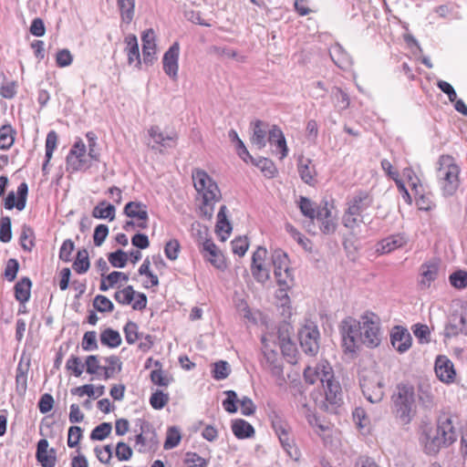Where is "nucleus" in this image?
I'll return each mask as SVG.
<instances>
[{
  "instance_id": "nucleus-1",
  "label": "nucleus",
  "mask_w": 467,
  "mask_h": 467,
  "mask_svg": "<svg viewBox=\"0 0 467 467\" xmlns=\"http://www.w3.org/2000/svg\"><path fill=\"white\" fill-rule=\"evenodd\" d=\"M304 379L306 383L322 386L325 400L331 405L340 402L342 397L341 387L334 378L332 367L327 361H321L314 367H307L304 370Z\"/></svg>"
},
{
  "instance_id": "nucleus-2",
  "label": "nucleus",
  "mask_w": 467,
  "mask_h": 467,
  "mask_svg": "<svg viewBox=\"0 0 467 467\" xmlns=\"http://www.w3.org/2000/svg\"><path fill=\"white\" fill-rule=\"evenodd\" d=\"M192 177L195 190L202 198L200 214L202 218L210 220L214 213V204L221 199L220 190L216 182L202 170H193Z\"/></svg>"
},
{
  "instance_id": "nucleus-3",
  "label": "nucleus",
  "mask_w": 467,
  "mask_h": 467,
  "mask_svg": "<svg viewBox=\"0 0 467 467\" xmlns=\"http://www.w3.org/2000/svg\"><path fill=\"white\" fill-rule=\"evenodd\" d=\"M457 440V431L451 417L441 416L434 431L426 432L422 442L428 453H436L442 446H448Z\"/></svg>"
},
{
  "instance_id": "nucleus-4",
  "label": "nucleus",
  "mask_w": 467,
  "mask_h": 467,
  "mask_svg": "<svg viewBox=\"0 0 467 467\" xmlns=\"http://www.w3.org/2000/svg\"><path fill=\"white\" fill-rule=\"evenodd\" d=\"M393 412L403 425L409 424L416 413L414 388L408 384H399L392 395Z\"/></svg>"
},
{
  "instance_id": "nucleus-5",
  "label": "nucleus",
  "mask_w": 467,
  "mask_h": 467,
  "mask_svg": "<svg viewBox=\"0 0 467 467\" xmlns=\"http://www.w3.org/2000/svg\"><path fill=\"white\" fill-rule=\"evenodd\" d=\"M436 176L445 196L453 195L460 186V167L450 155H441L438 160Z\"/></svg>"
},
{
  "instance_id": "nucleus-6",
  "label": "nucleus",
  "mask_w": 467,
  "mask_h": 467,
  "mask_svg": "<svg viewBox=\"0 0 467 467\" xmlns=\"http://www.w3.org/2000/svg\"><path fill=\"white\" fill-rule=\"evenodd\" d=\"M359 385L364 397L370 403H379L383 400L384 379L377 369H363L359 374Z\"/></svg>"
},
{
  "instance_id": "nucleus-7",
  "label": "nucleus",
  "mask_w": 467,
  "mask_h": 467,
  "mask_svg": "<svg viewBox=\"0 0 467 467\" xmlns=\"http://www.w3.org/2000/svg\"><path fill=\"white\" fill-rule=\"evenodd\" d=\"M360 317L362 345L369 348L379 347L382 339L379 317L371 312H367Z\"/></svg>"
},
{
  "instance_id": "nucleus-8",
  "label": "nucleus",
  "mask_w": 467,
  "mask_h": 467,
  "mask_svg": "<svg viewBox=\"0 0 467 467\" xmlns=\"http://www.w3.org/2000/svg\"><path fill=\"white\" fill-rule=\"evenodd\" d=\"M340 332L345 351L355 353L362 345L361 317L359 320H356L352 317L343 319L340 326Z\"/></svg>"
},
{
  "instance_id": "nucleus-9",
  "label": "nucleus",
  "mask_w": 467,
  "mask_h": 467,
  "mask_svg": "<svg viewBox=\"0 0 467 467\" xmlns=\"http://www.w3.org/2000/svg\"><path fill=\"white\" fill-rule=\"evenodd\" d=\"M90 160L91 159L88 157V154H87L85 143L81 139H78L72 145L67 156V171L70 172L86 171L91 167Z\"/></svg>"
},
{
  "instance_id": "nucleus-10",
  "label": "nucleus",
  "mask_w": 467,
  "mask_h": 467,
  "mask_svg": "<svg viewBox=\"0 0 467 467\" xmlns=\"http://www.w3.org/2000/svg\"><path fill=\"white\" fill-rule=\"evenodd\" d=\"M317 223L322 234H333L337 228V213L333 202H324L317 207L315 223Z\"/></svg>"
},
{
  "instance_id": "nucleus-11",
  "label": "nucleus",
  "mask_w": 467,
  "mask_h": 467,
  "mask_svg": "<svg viewBox=\"0 0 467 467\" xmlns=\"http://www.w3.org/2000/svg\"><path fill=\"white\" fill-rule=\"evenodd\" d=\"M269 420L282 447L288 454H291V450L294 448V438L290 425L284 416L277 411L270 412Z\"/></svg>"
},
{
  "instance_id": "nucleus-12",
  "label": "nucleus",
  "mask_w": 467,
  "mask_h": 467,
  "mask_svg": "<svg viewBox=\"0 0 467 467\" xmlns=\"http://www.w3.org/2000/svg\"><path fill=\"white\" fill-rule=\"evenodd\" d=\"M272 262L277 284L289 287L293 282V274L289 268L287 254L282 250H275L272 254Z\"/></svg>"
},
{
  "instance_id": "nucleus-13",
  "label": "nucleus",
  "mask_w": 467,
  "mask_h": 467,
  "mask_svg": "<svg viewBox=\"0 0 467 467\" xmlns=\"http://www.w3.org/2000/svg\"><path fill=\"white\" fill-rule=\"evenodd\" d=\"M300 346L303 351L309 355H316L319 348V331L317 327L310 322L306 324L298 332Z\"/></svg>"
},
{
  "instance_id": "nucleus-14",
  "label": "nucleus",
  "mask_w": 467,
  "mask_h": 467,
  "mask_svg": "<svg viewBox=\"0 0 467 467\" xmlns=\"http://www.w3.org/2000/svg\"><path fill=\"white\" fill-rule=\"evenodd\" d=\"M225 394L227 398L223 401V407L227 412L235 413L238 410L236 403L240 404L241 412L244 416H251L255 412L256 407L250 398L244 396L238 400L234 390H227Z\"/></svg>"
},
{
  "instance_id": "nucleus-15",
  "label": "nucleus",
  "mask_w": 467,
  "mask_h": 467,
  "mask_svg": "<svg viewBox=\"0 0 467 467\" xmlns=\"http://www.w3.org/2000/svg\"><path fill=\"white\" fill-rule=\"evenodd\" d=\"M148 134L153 141L151 149L163 152L164 150L173 148L177 142V134L173 131L163 132L159 126H151Z\"/></svg>"
},
{
  "instance_id": "nucleus-16",
  "label": "nucleus",
  "mask_w": 467,
  "mask_h": 467,
  "mask_svg": "<svg viewBox=\"0 0 467 467\" xmlns=\"http://www.w3.org/2000/svg\"><path fill=\"white\" fill-rule=\"evenodd\" d=\"M266 255V249L259 246L252 256L251 272L255 280L260 283H265L270 276L269 269L265 264Z\"/></svg>"
},
{
  "instance_id": "nucleus-17",
  "label": "nucleus",
  "mask_w": 467,
  "mask_h": 467,
  "mask_svg": "<svg viewBox=\"0 0 467 467\" xmlns=\"http://www.w3.org/2000/svg\"><path fill=\"white\" fill-rule=\"evenodd\" d=\"M179 56L180 45L178 42H174L164 53L162 57L163 71L172 80H176L178 78Z\"/></svg>"
},
{
  "instance_id": "nucleus-18",
  "label": "nucleus",
  "mask_w": 467,
  "mask_h": 467,
  "mask_svg": "<svg viewBox=\"0 0 467 467\" xmlns=\"http://www.w3.org/2000/svg\"><path fill=\"white\" fill-rule=\"evenodd\" d=\"M124 213L136 221V227L146 229L148 227L149 214L147 206L140 202H130L124 207Z\"/></svg>"
},
{
  "instance_id": "nucleus-19",
  "label": "nucleus",
  "mask_w": 467,
  "mask_h": 467,
  "mask_svg": "<svg viewBox=\"0 0 467 467\" xmlns=\"http://www.w3.org/2000/svg\"><path fill=\"white\" fill-rule=\"evenodd\" d=\"M434 370L436 377L445 384H451L456 378L454 365L446 356H438L435 360Z\"/></svg>"
},
{
  "instance_id": "nucleus-20",
  "label": "nucleus",
  "mask_w": 467,
  "mask_h": 467,
  "mask_svg": "<svg viewBox=\"0 0 467 467\" xmlns=\"http://www.w3.org/2000/svg\"><path fill=\"white\" fill-rule=\"evenodd\" d=\"M264 367L268 370L277 386H284L285 378L283 372V366L275 351L265 352Z\"/></svg>"
},
{
  "instance_id": "nucleus-21",
  "label": "nucleus",
  "mask_w": 467,
  "mask_h": 467,
  "mask_svg": "<svg viewBox=\"0 0 467 467\" xmlns=\"http://www.w3.org/2000/svg\"><path fill=\"white\" fill-rule=\"evenodd\" d=\"M158 443L157 434L152 427L144 422L140 426V432L136 436V444L139 445V451L144 452L153 449Z\"/></svg>"
},
{
  "instance_id": "nucleus-22",
  "label": "nucleus",
  "mask_w": 467,
  "mask_h": 467,
  "mask_svg": "<svg viewBox=\"0 0 467 467\" xmlns=\"http://www.w3.org/2000/svg\"><path fill=\"white\" fill-rule=\"evenodd\" d=\"M411 336L408 329L402 327H395L390 334L392 347L400 353H404L411 347Z\"/></svg>"
},
{
  "instance_id": "nucleus-23",
  "label": "nucleus",
  "mask_w": 467,
  "mask_h": 467,
  "mask_svg": "<svg viewBox=\"0 0 467 467\" xmlns=\"http://www.w3.org/2000/svg\"><path fill=\"white\" fill-rule=\"evenodd\" d=\"M200 251L203 258L210 262L214 267L220 269L223 266L224 262L223 255L212 240L206 239L203 241Z\"/></svg>"
},
{
  "instance_id": "nucleus-24",
  "label": "nucleus",
  "mask_w": 467,
  "mask_h": 467,
  "mask_svg": "<svg viewBox=\"0 0 467 467\" xmlns=\"http://www.w3.org/2000/svg\"><path fill=\"white\" fill-rule=\"evenodd\" d=\"M27 192V184L26 182H21L17 187V202H16L15 192H10L5 200V209L12 210L16 207L18 211L24 210L26 203Z\"/></svg>"
},
{
  "instance_id": "nucleus-25",
  "label": "nucleus",
  "mask_w": 467,
  "mask_h": 467,
  "mask_svg": "<svg viewBox=\"0 0 467 467\" xmlns=\"http://www.w3.org/2000/svg\"><path fill=\"white\" fill-rule=\"evenodd\" d=\"M124 42L126 44L125 52L127 54L128 64L134 65L136 68H140L141 60L136 36L133 34L127 35Z\"/></svg>"
},
{
  "instance_id": "nucleus-26",
  "label": "nucleus",
  "mask_w": 467,
  "mask_h": 467,
  "mask_svg": "<svg viewBox=\"0 0 467 467\" xmlns=\"http://www.w3.org/2000/svg\"><path fill=\"white\" fill-rule=\"evenodd\" d=\"M142 57L145 64L152 63L156 54L155 33L152 29L143 32L142 36Z\"/></svg>"
},
{
  "instance_id": "nucleus-27",
  "label": "nucleus",
  "mask_w": 467,
  "mask_h": 467,
  "mask_svg": "<svg viewBox=\"0 0 467 467\" xmlns=\"http://www.w3.org/2000/svg\"><path fill=\"white\" fill-rule=\"evenodd\" d=\"M373 202L372 196L367 192H357L353 198L348 202V207L350 209V213H361L368 207L371 206Z\"/></svg>"
},
{
  "instance_id": "nucleus-28",
  "label": "nucleus",
  "mask_w": 467,
  "mask_h": 467,
  "mask_svg": "<svg viewBox=\"0 0 467 467\" xmlns=\"http://www.w3.org/2000/svg\"><path fill=\"white\" fill-rule=\"evenodd\" d=\"M406 244V238L402 234H393L381 240L377 244V252L379 254H389L402 247Z\"/></svg>"
},
{
  "instance_id": "nucleus-29",
  "label": "nucleus",
  "mask_w": 467,
  "mask_h": 467,
  "mask_svg": "<svg viewBox=\"0 0 467 467\" xmlns=\"http://www.w3.org/2000/svg\"><path fill=\"white\" fill-rule=\"evenodd\" d=\"M329 54L334 63L342 69H347L352 65L350 56L339 44L332 46L330 47Z\"/></svg>"
},
{
  "instance_id": "nucleus-30",
  "label": "nucleus",
  "mask_w": 467,
  "mask_h": 467,
  "mask_svg": "<svg viewBox=\"0 0 467 467\" xmlns=\"http://www.w3.org/2000/svg\"><path fill=\"white\" fill-rule=\"evenodd\" d=\"M298 172L301 179L307 184L313 185L316 182L317 171L310 159L300 158L298 161Z\"/></svg>"
},
{
  "instance_id": "nucleus-31",
  "label": "nucleus",
  "mask_w": 467,
  "mask_h": 467,
  "mask_svg": "<svg viewBox=\"0 0 467 467\" xmlns=\"http://www.w3.org/2000/svg\"><path fill=\"white\" fill-rule=\"evenodd\" d=\"M438 265L435 264H424L420 268V278L419 285L421 289L429 288L431 283L437 278Z\"/></svg>"
},
{
  "instance_id": "nucleus-32",
  "label": "nucleus",
  "mask_w": 467,
  "mask_h": 467,
  "mask_svg": "<svg viewBox=\"0 0 467 467\" xmlns=\"http://www.w3.org/2000/svg\"><path fill=\"white\" fill-rule=\"evenodd\" d=\"M57 134L55 130H50L46 138V154H45V162L42 166V171L45 174L48 173V163L50 160L52 159L53 152L57 149Z\"/></svg>"
},
{
  "instance_id": "nucleus-33",
  "label": "nucleus",
  "mask_w": 467,
  "mask_h": 467,
  "mask_svg": "<svg viewBox=\"0 0 467 467\" xmlns=\"http://www.w3.org/2000/svg\"><path fill=\"white\" fill-rule=\"evenodd\" d=\"M31 286L32 282L28 277H23L18 281L15 285L16 299L22 304L26 303L30 298Z\"/></svg>"
},
{
  "instance_id": "nucleus-34",
  "label": "nucleus",
  "mask_w": 467,
  "mask_h": 467,
  "mask_svg": "<svg viewBox=\"0 0 467 467\" xmlns=\"http://www.w3.org/2000/svg\"><path fill=\"white\" fill-rule=\"evenodd\" d=\"M232 431L238 439L251 438L254 434V427L249 422L242 419L233 421Z\"/></svg>"
},
{
  "instance_id": "nucleus-35",
  "label": "nucleus",
  "mask_w": 467,
  "mask_h": 467,
  "mask_svg": "<svg viewBox=\"0 0 467 467\" xmlns=\"http://www.w3.org/2000/svg\"><path fill=\"white\" fill-rule=\"evenodd\" d=\"M16 131L9 124L0 127V150L10 149L14 142Z\"/></svg>"
},
{
  "instance_id": "nucleus-36",
  "label": "nucleus",
  "mask_w": 467,
  "mask_h": 467,
  "mask_svg": "<svg viewBox=\"0 0 467 467\" xmlns=\"http://www.w3.org/2000/svg\"><path fill=\"white\" fill-rule=\"evenodd\" d=\"M103 359L107 364L103 367V375L105 379L113 378L115 374L120 371L121 362L117 356H109Z\"/></svg>"
},
{
  "instance_id": "nucleus-37",
  "label": "nucleus",
  "mask_w": 467,
  "mask_h": 467,
  "mask_svg": "<svg viewBox=\"0 0 467 467\" xmlns=\"http://www.w3.org/2000/svg\"><path fill=\"white\" fill-rule=\"evenodd\" d=\"M100 342L109 348H118L121 344V337L117 330L106 328L100 334Z\"/></svg>"
},
{
  "instance_id": "nucleus-38",
  "label": "nucleus",
  "mask_w": 467,
  "mask_h": 467,
  "mask_svg": "<svg viewBox=\"0 0 467 467\" xmlns=\"http://www.w3.org/2000/svg\"><path fill=\"white\" fill-rule=\"evenodd\" d=\"M251 142L257 149L261 150L266 145V131L262 128V122L257 120L254 124Z\"/></svg>"
},
{
  "instance_id": "nucleus-39",
  "label": "nucleus",
  "mask_w": 467,
  "mask_h": 467,
  "mask_svg": "<svg viewBox=\"0 0 467 467\" xmlns=\"http://www.w3.org/2000/svg\"><path fill=\"white\" fill-rule=\"evenodd\" d=\"M115 213L116 210L114 205L106 203V202H101L94 208L92 214L95 218L113 221L115 218Z\"/></svg>"
},
{
  "instance_id": "nucleus-40",
  "label": "nucleus",
  "mask_w": 467,
  "mask_h": 467,
  "mask_svg": "<svg viewBox=\"0 0 467 467\" xmlns=\"http://www.w3.org/2000/svg\"><path fill=\"white\" fill-rule=\"evenodd\" d=\"M299 208L301 213L310 219L307 225L310 230V225H315V217L317 216V207L306 197H301L299 201Z\"/></svg>"
},
{
  "instance_id": "nucleus-41",
  "label": "nucleus",
  "mask_w": 467,
  "mask_h": 467,
  "mask_svg": "<svg viewBox=\"0 0 467 467\" xmlns=\"http://www.w3.org/2000/svg\"><path fill=\"white\" fill-rule=\"evenodd\" d=\"M104 386L94 387L91 384H87L81 387H78L71 390L72 394L78 395L79 397H83L84 395H88V397L99 398L104 394Z\"/></svg>"
},
{
  "instance_id": "nucleus-42",
  "label": "nucleus",
  "mask_w": 467,
  "mask_h": 467,
  "mask_svg": "<svg viewBox=\"0 0 467 467\" xmlns=\"http://www.w3.org/2000/svg\"><path fill=\"white\" fill-rule=\"evenodd\" d=\"M88 253L86 249L79 250L77 254L73 268L78 274H85L89 268Z\"/></svg>"
},
{
  "instance_id": "nucleus-43",
  "label": "nucleus",
  "mask_w": 467,
  "mask_h": 467,
  "mask_svg": "<svg viewBox=\"0 0 467 467\" xmlns=\"http://www.w3.org/2000/svg\"><path fill=\"white\" fill-rule=\"evenodd\" d=\"M122 21L129 24L134 16V0H118Z\"/></svg>"
},
{
  "instance_id": "nucleus-44",
  "label": "nucleus",
  "mask_w": 467,
  "mask_h": 467,
  "mask_svg": "<svg viewBox=\"0 0 467 467\" xmlns=\"http://www.w3.org/2000/svg\"><path fill=\"white\" fill-rule=\"evenodd\" d=\"M155 366L159 367V368L156 369H153L150 372L151 382L157 386L167 387L171 382V379L161 369V364L159 361L155 362Z\"/></svg>"
},
{
  "instance_id": "nucleus-45",
  "label": "nucleus",
  "mask_w": 467,
  "mask_h": 467,
  "mask_svg": "<svg viewBox=\"0 0 467 467\" xmlns=\"http://www.w3.org/2000/svg\"><path fill=\"white\" fill-rule=\"evenodd\" d=\"M135 295L136 292L133 287L131 285H128L123 289L117 291L114 295V298L119 304L130 305L132 303Z\"/></svg>"
},
{
  "instance_id": "nucleus-46",
  "label": "nucleus",
  "mask_w": 467,
  "mask_h": 467,
  "mask_svg": "<svg viewBox=\"0 0 467 467\" xmlns=\"http://www.w3.org/2000/svg\"><path fill=\"white\" fill-rule=\"evenodd\" d=\"M419 399L426 408H431L434 405V395L430 385L421 384L419 387Z\"/></svg>"
},
{
  "instance_id": "nucleus-47",
  "label": "nucleus",
  "mask_w": 467,
  "mask_h": 467,
  "mask_svg": "<svg viewBox=\"0 0 467 467\" xmlns=\"http://www.w3.org/2000/svg\"><path fill=\"white\" fill-rule=\"evenodd\" d=\"M182 440V436L179 429L176 427L169 428L166 435V440L164 441V449L171 450L177 447Z\"/></svg>"
},
{
  "instance_id": "nucleus-48",
  "label": "nucleus",
  "mask_w": 467,
  "mask_h": 467,
  "mask_svg": "<svg viewBox=\"0 0 467 467\" xmlns=\"http://www.w3.org/2000/svg\"><path fill=\"white\" fill-rule=\"evenodd\" d=\"M112 425L109 422H103L93 429L90 439L93 441H103L111 432Z\"/></svg>"
},
{
  "instance_id": "nucleus-49",
  "label": "nucleus",
  "mask_w": 467,
  "mask_h": 467,
  "mask_svg": "<svg viewBox=\"0 0 467 467\" xmlns=\"http://www.w3.org/2000/svg\"><path fill=\"white\" fill-rule=\"evenodd\" d=\"M226 210L227 209H226L225 205H222L220 207V210L217 214L216 228H217L218 232L224 233L226 235H229L230 232L232 230V227L226 218Z\"/></svg>"
},
{
  "instance_id": "nucleus-50",
  "label": "nucleus",
  "mask_w": 467,
  "mask_h": 467,
  "mask_svg": "<svg viewBox=\"0 0 467 467\" xmlns=\"http://www.w3.org/2000/svg\"><path fill=\"white\" fill-rule=\"evenodd\" d=\"M450 284L457 289H464L467 287V272L458 270L449 276Z\"/></svg>"
},
{
  "instance_id": "nucleus-51",
  "label": "nucleus",
  "mask_w": 467,
  "mask_h": 467,
  "mask_svg": "<svg viewBox=\"0 0 467 467\" xmlns=\"http://www.w3.org/2000/svg\"><path fill=\"white\" fill-rule=\"evenodd\" d=\"M331 94L336 106L340 109H345L349 106V98L340 88H333Z\"/></svg>"
},
{
  "instance_id": "nucleus-52",
  "label": "nucleus",
  "mask_w": 467,
  "mask_h": 467,
  "mask_svg": "<svg viewBox=\"0 0 467 467\" xmlns=\"http://www.w3.org/2000/svg\"><path fill=\"white\" fill-rule=\"evenodd\" d=\"M93 306L98 311L101 313L111 312L114 309L112 302L107 296L102 295H98L95 296Z\"/></svg>"
},
{
  "instance_id": "nucleus-53",
  "label": "nucleus",
  "mask_w": 467,
  "mask_h": 467,
  "mask_svg": "<svg viewBox=\"0 0 467 467\" xmlns=\"http://www.w3.org/2000/svg\"><path fill=\"white\" fill-rule=\"evenodd\" d=\"M85 365L87 372L90 375H98L100 371H103V367L100 365V360L98 356H88Z\"/></svg>"
},
{
  "instance_id": "nucleus-54",
  "label": "nucleus",
  "mask_w": 467,
  "mask_h": 467,
  "mask_svg": "<svg viewBox=\"0 0 467 467\" xmlns=\"http://www.w3.org/2000/svg\"><path fill=\"white\" fill-rule=\"evenodd\" d=\"M402 174L407 179L411 190L414 192V194H419L420 189L422 188V185L414 171L410 168H406L403 170Z\"/></svg>"
},
{
  "instance_id": "nucleus-55",
  "label": "nucleus",
  "mask_w": 467,
  "mask_h": 467,
  "mask_svg": "<svg viewBox=\"0 0 467 467\" xmlns=\"http://www.w3.org/2000/svg\"><path fill=\"white\" fill-rule=\"evenodd\" d=\"M12 238L11 220L9 217L0 219V241L8 243Z\"/></svg>"
},
{
  "instance_id": "nucleus-56",
  "label": "nucleus",
  "mask_w": 467,
  "mask_h": 467,
  "mask_svg": "<svg viewBox=\"0 0 467 467\" xmlns=\"http://www.w3.org/2000/svg\"><path fill=\"white\" fill-rule=\"evenodd\" d=\"M256 166L262 171L264 175L267 178H273L276 172L274 162L267 159L262 158L256 162Z\"/></svg>"
},
{
  "instance_id": "nucleus-57",
  "label": "nucleus",
  "mask_w": 467,
  "mask_h": 467,
  "mask_svg": "<svg viewBox=\"0 0 467 467\" xmlns=\"http://www.w3.org/2000/svg\"><path fill=\"white\" fill-rule=\"evenodd\" d=\"M128 261V255L122 250H117L109 254V262L114 267L123 268Z\"/></svg>"
},
{
  "instance_id": "nucleus-58",
  "label": "nucleus",
  "mask_w": 467,
  "mask_h": 467,
  "mask_svg": "<svg viewBox=\"0 0 467 467\" xmlns=\"http://www.w3.org/2000/svg\"><path fill=\"white\" fill-rule=\"evenodd\" d=\"M230 374V366L226 361L220 360L214 364L213 376L217 380L226 379Z\"/></svg>"
},
{
  "instance_id": "nucleus-59",
  "label": "nucleus",
  "mask_w": 467,
  "mask_h": 467,
  "mask_svg": "<svg viewBox=\"0 0 467 467\" xmlns=\"http://www.w3.org/2000/svg\"><path fill=\"white\" fill-rule=\"evenodd\" d=\"M123 331L126 342L130 345L134 344L139 338L138 326L132 321H129L125 325Z\"/></svg>"
},
{
  "instance_id": "nucleus-60",
  "label": "nucleus",
  "mask_w": 467,
  "mask_h": 467,
  "mask_svg": "<svg viewBox=\"0 0 467 467\" xmlns=\"http://www.w3.org/2000/svg\"><path fill=\"white\" fill-rule=\"evenodd\" d=\"M66 368L71 371L76 377H80L84 370V365L79 358L71 356L66 362Z\"/></svg>"
},
{
  "instance_id": "nucleus-61",
  "label": "nucleus",
  "mask_w": 467,
  "mask_h": 467,
  "mask_svg": "<svg viewBox=\"0 0 467 467\" xmlns=\"http://www.w3.org/2000/svg\"><path fill=\"white\" fill-rule=\"evenodd\" d=\"M168 394H165L161 390H157L156 392L152 393L150 399V403L155 410L162 409L168 403Z\"/></svg>"
},
{
  "instance_id": "nucleus-62",
  "label": "nucleus",
  "mask_w": 467,
  "mask_h": 467,
  "mask_svg": "<svg viewBox=\"0 0 467 467\" xmlns=\"http://www.w3.org/2000/svg\"><path fill=\"white\" fill-rule=\"evenodd\" d=\"M33 232L29 227L24 226L20 235V244L25 251L30 252L34 246Z\"/></svg>"
},
{
  "instance_id": "nucleus-63",
  "label": "nucleus",
  "mask_w": 467,
  "mask_h": 467,
  "mask_svg": "<svg viewBox=\"0 0 467 467\" xmlns=\"http://www.w3.org/2000/svg\"><path fill=\"white\" fill-rule=\"evenodd\" d=\"M180 243L176 239H171L166 243L164 247V253L168 259L174 261L178 258L180 252Z\"/></svg>"
},
{
  "instance_id": "nucleus-64",
  "label": "nucleus",
  "mask_w": 467,
  "mask_h": 467,
  "mask_svg": "<svg viewBox=\"0 0 467 467\" xmlns=\"http://www.w3.org/2000/svg\"><path fill=\"white\" fill-rule=\"evenodd\" d=\"M73 62V56L71 52L67 49H60L57 51L56 55V63L57 67H66L72 64Z\"/></svg>"
}]
</instances>
